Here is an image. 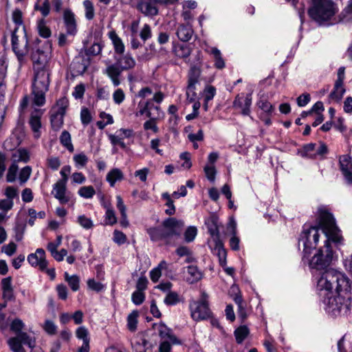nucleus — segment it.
Instances as JSON below:
<instances>
[{
    "label": "nucleus",
    "instance_id": "nucleus-63",
    "mask_svg": "<svg viewBox=\"0 0 352 352\" xmlns=\"http://www.w3.org/2000/svg\"><path fill=\"white\" fill-rule=\"evenodd\" d=\"M204 170L207 179L209 181L214 182L215 180V175L217 173L215 167L214 166L206 165L204 167Z\"/></svg>",
    "mask_w": 352,
    "mask_h": 352
},
{
    "label": "nucleus",
    "instance_id": "nucleus-48",
    "mask_svg": "<svg viewBox=\"0 0 352 352\" xmlns=\"http://www.w3.org/2000/svg\"><path fill=\"white\" fill-rule=\"evenodd\" d=\"M17 337L21 342L22 344L28 345L30 349H33L34 347V338L28 336L26 333H20L18 334Z\"/></svg>",
    "mask_w": 352,
    "mask_h": 352
},
{
    "label": "nucleus",
    "instance_id": "nucleus-4",
    "mask_svg": "<svg viewBox=\"0 0 352 352\" xmlns=\"http://www.w3.org/2000/svg\"><path fill=\"white\" fill-rule=\"evenodd\" d=\"M327 313L332 316L346 314L351 307L350 294L327 295L320 297Z\"/></svg>",
    "mask_w": 352,
    "mask_h": 352
},
{
    "label": "nucleus",
    "instance_id": "nucleus-2",
    "mask_svg": "<svg viewBox=\"0 0 352 352\" xmlns=\"http://www.w3.org/2000/svg\"><path fill=\"white\" fill-rule=\"evenodd\" d=\"M50 85L49 69H36L32 85L31 98L25 96L20 103L19 109L22 112L28 106L30 101L32 106L42 107L45 103V94Z\"/></svg>",
    "mask_w": 352,
    "mask_h": 352
},
{
    "label": "nucleus",
    "instance_id": "nucleus-15",
    "mask_svg": "<svg viewBox=\"0 0 352 352\" xmlns=\"http://www.w3.org/2000/svg\"><path fill=\"white\" fill-rule=\"evenodd\" d=\"M28 261L32 267L41 270H45L48 263L45 258V252L42 248H38L34 253L29 254Z\"/></svg>",
    "mask_w": 352,
    "mask_h": 352
},
{
    "label": "nucleus",
    "instance_id": "nucleus-23",
    "mask_svg": "<svg viewBox=\"0 0 352 352\" xmlns=\"http://www.w3.org/2000/svg\"><path fill=\"white\" fill-rule=\"evenodd\" d=\"M32 58L35 63L34 69H48L47 63L49 56L47 54L39 50L33 52Z\"/></svg>",
    "mask_w": 352,
    "mask_h": 352
},
{
    "label": "nucleus",
    "instance_id": "nucleus-32",
    "mask_svg": "<svg viewBox=\"0 0 352 352\" xmlns=\"http://www.w3.org/2000/svg\"><path fill=\"white\" fill-rule=\"evenodd\" d=\"M344 92L343 82H336L333 90L329 95V98L335 101H339L342 98Z\"/></svg>",
    "mask_w": 352,
    "mask_h": 352
},
{
    "label": "nucleus",
    "instance_id": "nucleus-43",
    "mask_svg": "<svg viewBox=\"0 0 352 352\" xmlns=\"http://www.w3.org/2000/svg\"><path fill=\"white\" fill-rule=\"evenodd\" d=\"M149 118L148 120L146 121L143 127L146 131L152 130L155 133H158L159 129L157 126L156 121L160 118V117H148Z\"/></svg>",
    "mask_w": 352,
    "mask_h": 352
},
{
    "label": "nucleus",
    "instance_id": "nucleus-30",
    "mask_svg": "<svg viewBox=\"0 0 352 352\" xmlns=\"http://www.w3.org/2000/svg\"><path fill=\"white\" fill-rule=\"evenodd\" d=\"M187 273L189 276H187L186 281L190 284L197 282L201 278V273L195 265H189L187 267Z\"/></svg>",
    "mask_w": 352,
    "mask_h": 352
},
{
    "label": "nucleus",
    "instance_id": "nucleus-38",
    "mask_svg": "<svg viewBox=\"0 0 352 352\" xmlns=\"http://www.w3.org/2000/svg\"><path fill=\"white\" fill-rule=\"evenodd\" d=\"M250 331L246 326H241L234 331V336L237 343L241 344L247 338Z\"/></svg>",
    "mask_w": 352,
    "mask_h": 352
},
{
    "label": "nucleus",
    "instance_id": "nucleus-18",
    "mask_svg": "<svg viewBox=\"0 0 352 352\" xmlns=\"http://www.w3.org/2000/svg\"><path fill=\"white\" fill-rule=\"evenodd\" d=\"M205 224L207 226L208 232L212 237V241H219V219L215 214H211L206 221Z\"/></svg>",
    "mask_w": 352,
    "mask_h": 352
},
{
    "label": "nucleus",
    "instance_id": "nucleus-10",
    "mask_svg": "<svg viewBox=\"0 0 352 352\" xmlns=\"http://www.w3.org/2000/svg\"><path fill=\"white\" fill-rule=\"evenodd\" d=\"M333 270L332 268L326 270L317 278L316 289L319 297L332 294V282L336 280L332 273Z\"/></svg>",
    "mask_w": 352,
    "mask_h": 352
},
{
    "label": "nucleus",
    "instance_id": "nucleus-33",
    "mask_svg": "<svg viewBox=\"0 0 352 352\" xmlns=\"http://www.w3.org/2000/svg\"><path fill=\"white\" fill-rule=\"evenodd\" d=\"M166 267H167L166 262L165 261H162L159 263L157 267L153 268L150 272V278H151V280L153 283H157L159 280L160 278L161 277L162 270L163 269H166Z\"/></svg>",
    "mask_w": 352,
    "mask_h": 352
},
{
    "label": "nucleus",
    "instance_id": "nucleus-45",
    "mask_svg": "<svg viewBox=\"0 0 352 352\" xmlns=\"http://www.w3.org/2000/svg\"><path fill=\"white\" fill-rule=\"evenodd\" d=\"M75 334L78 339L82 340V342H90L89 331L85 326L78 327Z\"/></svg>",
    "mask_w": 352,
    "mask_h": 352
},
{
    "label": "nucleus",
    "instance_id": "nucleus-16",
    "mask_svg": "<svg viewBox=\"0 0 352 352\" xmlns=\"http://www.w3.org/2000/svg\"><path fill=\"white\" fill-rule=\"evenodd\" d=\"M30 107L32 109L31 112L30 124L34 133V136L38 138L40 136L39 131L41 127V118L44 113V110L37 108V106H32V102L30 101Z\"/></svg>",
    "mask_w": 352,
    "mask_h": 352
},
{
    "label": "nucleus",
    "instance_id": "nucleus-50",
    "mask_svg": "<svg viewBox=\"0 0 352 352\" xmlns=\"http://www.w3.org/2000/svg\"><path fill=\"white\" fill-rule=\"evenodd\" d=\"M73 159L76 166L78 168L85 166L88 162V157L83 153L74 155Z\"/></svg>",
    "mask_w": 352,
    "mask_h": 352
},
{
    "label": "nucleus",
    "instance_id": "nucleus-42",
    "mask_svg": "<svg viewBox=\"0 0 352 352\" xmlns=\"http://www.w3.org/2000/svg\"><path fill=\"white\" fill-rule=\"evenodd\" d=\"M138 316V311H133L127 317V327L131 331H135L137 329Z\"/></svg>",
    "mask_w": 352,
    "mask_h": 352
},
{
    "label": "nucleus",
    "instance_id": "nucleus-11",
    "mask_svg": "<svg viewBox=\"0 0 352 352\" xmlns=\"http://www.w3.org/2000/svg\"><path fill=\"white\" fill-rule=\"evenodd\" d=\"M335 280L332 282V294H350L351 283L349 278L342 272L333 269Z\"/></svg>",
    "mask_w": 352,
    "mask_h": 352
},
{
    "label": "nucleus",
    "instance_id": "nucleus-9",
    "mask_svg": "<svg viewBox=\"0 0 352 352\" xmlns=\"http://www.w3.org/2000/svg\"><path fill=\"white\" fill-rule=\"evenodd\" d=\"M189 309L191 317L195 321L206 320L208 318L211 314L207 302V296L205 293L202 294L199 300H190Z\"/></svg>",
    "mask_w": 352,
    "mask_h": 352
},
{
    "label": "nucleus",
    "instance_id": "nucleus-47",
    "mask_svg": "<svg viewBox=\"0 0 352 352\" xmlns=\"http://www.w3.org/2000/svg\"><path fill=\"white\" fill-rule=\"evenodd\" d=\"M316 144L310 143L305 145L302 148V155L303 157H307L311 158L316 157Z\"/></svg>",
    "mask_w": 352,
    "mask_h": 352
},
{
    "label": "nucleus",
    "instance_id": "nucleus-44",
    "mask_svg": "<svg viewBox=\"0 0 352 352\" xmlns=\"http://www.w3.org/2000/svg\"><path fill=\"white\" fill-rule=\"evenodd\" d=\"M78 195L85 199H91L96 194L95 189L91 186H82L78 191Z\"/></svg>",
    "mask_w": 352,
    "mask_h": 352
},
{
    "label": "nucleus",
    "instance_id": "nucleus-26",
    "mask_svg": "<svg viewBox=\"0 0 352 352\" xmlns=\"http://www.w3.org/2000/svg\"><path fill=\"white\" fill-rule=\"evenodd\" d=\"M193 34V30L189 25H180L177 30L176 34L179 40L184 42L188 41Z\"/></svg>",
    "mask_w": 352,
    "mask_h": 352
},
{
    "label": "nucleus",
    "instance_id": "nucleus-60",
    "mask_svg": "<svg viewBox=\"0 0 352 352\" xmlns=\"http://www.w3.org/2000/svg\"><path fill=\"white\" fill-rule=\"evenodd\" d=\"M175 52L179 57L187 58L190 54V50L186 45H179L175 48Z\"/></svg>",
    "mask_w": 352,
    "mask_h": 352
},
{
    "label": "nucleus",
    "instance_id": "nucleus-55",
    "mask_svg": "<svg viewBox=\"0 0 352 352\" xmlns=\"http://www.w3.org/2000/svg\"><path fill=\"white\" fill-rule=\"evenodd\" d=\"M109 139L113 145H119L122 148H126V144L123 141V137H121L118 133L109 135Z\"/></svg>",
    "mask_w": 352,
    "mask_h": 352
},
{
    "label": "nucleus",
    "instance_id": "nucleus-21",
    "mask_svg": "<svg viewBox=\"0 0 352 352\" xmlns=\"http://www.w3.org/2000/svg\"><path fill=\"white\" fill-rule=\"evenodd\" d=\"M123 70L117 64H111L107 67L104 74L111 80L113 85L115 87L118 86L120 84V76Z\"/></svg>",
    "mask_w": 352,
    "mask_h": 352
},
{
    "label": "nucleus",
    "instance_id": "nucleus-5",
    "mask_svg": "<svg viewBox=\"0 0 352 352\" xmlns=\"http://www.w3.org/2000/svg\"><path fill=\"white\" fill-rule=\"evenodd\" d=\"M313 6L309 10L311 19L318 23L330 19L336 12L334 3L331 0H312Z\"/></svg>",
    "mask_w": 352,
    "mask_h": 352
},
{
    "label": "nucleus",
    "instance_id": "nucleus-51",
    "mask_svg": "<svg viewBox=\"0 0 352 352\" xmlns=\"http://www.w3.org/2000/svg\"><path fill=\"white\" fill-rule=\"evenodd\" d=\"M179 301V297L177 292H169L167 293L164 302L167 305H175Z\"/></svg>",
    "mask_w": 352,
    "mask_h": 352
},
{
    "label": "nucleus",
    "instance_id": "nucleus-3",
    "mask_svg": "<svg viewBox=\"0 0 352 352\" xmlns=\"http://www.w3.org/2000/svg\"><path fill=\"white\" fill-rule=\"evenodd\" d=\"M184 227V223L182 220L170 217L163 221L161 226L147 228L146 232L151 241H163L166 244H170L173 237L180 236Z\"/></svg>",
    "mask_w": 352,
    "mask_h": 352
},
{
    "label": "nucleus",
    "instance_id": "nucleus-49",
    "mask_svg": "<svg viewBox=\"0 0 352 352\" xmlns=\"http://www.w3.org/2000/svg\"><path fill=\"white\" fill-rule=\"evenodd\" d=\"M77 222L81 227L86 230L91 229L94 227L93 221L90 218L86 217L84 214L78 217Z\"/></svg>",
    "mask_w": 352,
    "mask_h": 352
},
{
    "label": "nucleus",
    "instance_id": "nucleus-29",
    "mask_svg": "<svg viewBox=\"0 0 352 352\" xmlns=\"http://www.w3.org/2000/svg\"><path fill=\"white\" fill-rule=\"evenodd\" d=\"M123 178V173L117 168L111 169L107 175V181L111 187L114 186L116 182L122 181Z\"/></svg>",
    "mask_w": 352,
    "mask_h": 352
},
{
    "label": "nucleus",
    "instance_id": "nucleus-14",
    "mask_svg": "<svg viewBox=\"0 0 352 352\" xmlns=\"http://www.w3.org/2000/svg\"><path fill=\"white\" fill-rule=\"evenodd\" d=\"M252 94H241L236 96L233 107L235 109L241 110V113L243 116H249L250 113V107L252 105Z\"/></svg>",
    "mask_w": 352,
    "mask_h": 352
},
{
    "label": "nucleus",
    "instance_id": "nucleus-34",
    "mask_svg": "<svg viewBox=\"0 0 352 352\" xmlns=\"http://www.w3.org/2000/svg\"><path fill=\"white\" fill-rule=\"evenodd\" d=\"M65 280L67 282L72 291L76 292L79 289L80 278L76 275H69L67 272L64 274Z\"/></svg>",
    "mask_w": 352,
    "mask_h": 352
},
{
    "label": "nucleus",
    "instance_id": "nucleus-59",
    "mask_svg": "<svg viewBox=\"0 0 352 352\" xmlns=\"http://www.w3.org/2000/svg\"><path fill=\"white\" fill-rule=\"evenodd\" d=\"M145 299V295L144 292L141 291L135 290L133 294L131 296L132 302L136 305H141Z\"/></svg>",
    "mask_w": 352,
    "mask_h": 352
},
{
    "label": "nucleus",
    "instance_id": "nucleus-52",
    "mask_svg": "<svg viewBox=\"0 0 352 352\" xmlns=\"http://www.w3.org/2000/svg\"><path fill=\"white\" fill-rule=\"evenodd\" d=\"M83 6L85 10V18L87 20H91L94 17V8L91 1L85 0L83 2Z\"/></svg>",
    "mask_w": 352,
    "mask_h": 352
},
{
    "label": "nucleus",
    "instance_id": "nucleus-31",
    "mask_svg": "<svg viewBox=\"0 0 352 352\" xmlns=\"http://www.w3.org/2000/svg\"><path fill=\"white\" fill-rule=\"evenodd\" d=\"M109 38L113 44L115 52L117 54H123L125 49L124 45L121 38L117 35V34L113 31L110 32Z\"/></svg>",
    "mask_w": 352,
    "mask_h": 352
},
{
    "label": "nucleus",
    "instance_id": "nucleus-35",
    "mask_svg": "<svg viewBox=\"0 0 352 352\" xmlns=\"http://www.w3.org/2000/svg\"><path fill=\"white\" fill-rule=\"evenodd\" d=\"M60 144L65 147L69 152H73L74 150V146L72 143L71 135L67 131H63L60 136Z\"/></svg>",
    "mask_w": 352,
    "mask_h": 352
},
{
    "label": "nucleus",
    "instance_id": "nucleus-19",
    "mask_svg": "<svg viewBox=\"0 0 352 352\" xmlns=\"http://www.w3.org/2000/svg\"><path fill=\"white\" fill-rule=\"evenodd\" d=\"M339 164L340 170L348 182H352V161L349 155L340 157Z\"/></svg>",
    "mask_w": 352,
    "mask_h": 352
},
{
    "label": "nucleus",
    "instance_id": "nucleus-40",
    "mask_svg": "<svg viewBox=\"0 0 352 352\" xmlns=\"http://www.w3.org/2000/svg\"><path fill=\"white\" fill-rule=\"evenodd\" d=\"M162 198L166 201V206L168 208L165 210L166 214L168 215L174 214L175 212V207L173 204V200L171 199L170 195L168 192H164L162 195Z\"/></svg>",
    "mask_w": 352,
    "mask_h": 352
},
{
    "label": "nucleus",
    "instance_id": "nucleus-12",
    "mask_svg": "<svg viewBox=\"0 0 352 352\" xmlns=\"http://www.w3.org/2000/svg\"><path fill=\"white\" fill-rule=\"evenodd\" d=\"M200 70L195 67H191L188 74V86L186 87V100L191 103L197 98L196 93V85L199 82Z\"/></svg>",
    "mask_w": 352,
    "mask_h": 352
},
{
    "label": "nucleus",
    "instance_id": "nucleus-57",
    "mask_svg": "<svg viewBox=\"0 0 352 352\" xmlns=\"http://www.w3.org/2000/svg\"><path fill=\"white\" fill-rule=\"evenodd\" d=\"M80 120L84 126L89 124L92 120L90 111L87 108H82L80 111Z\"/></svg>",
    "mask_w": 352,
    "mask_h": 352
},
{
    "label": "nucleus",
    "instance_id": "nucleus-53",
    "mask_svg": "<svg viewBox=\"0 0 352 352\" xmlns=\"http://www.w3.org/2000/svg\"><path fill=\"white\" fill-rule=\"evenodd\" d=\"M12 21L18 26L16 28L21 30L23 28V14L19 9H15L12 12Z\"/></svg>",
    "mask_w": 352,
    "mask_h": 352
},
{
    "label": "nucleus",
    "instance_id": "nucleus-24",
    "mask_svg": "<svg viewBox=\"0 0 352 352\" xmlns=\"http://www.w3.org/2000/svg\"><path fill=\"white\" fill-rule=\"evenodd\" d=\"M210 247L213 249L214 253L219 257V261L221 266H224L226 263V250L223 247L221 240L211 242Z\"/></svg>",
    "mask_w": 352,
    "mask_h": 352
},
{
    "label": "nucleus",
    "instance_id": "nucleus-13",
    "mask_svg": "<svg viewBox=\"0 0 352 352\" xmlns=\"http://www.w3.org/2000/svg\"><path fill=\"white\" fill-rule=\"evenodd\" d=\"M138 109L137 116L146 115V117H161L162 114L160 106L154 104L152 100L140 101L138 103Z\"/></svg>",
    "mask_w": 352,
    "mask_h": 352
},
{
    "label": "nucleus",
    "instance_id": "nucleus-46",
    "mask_svg": "<svg viewBox=\"0 0 352 352\" xmlns=\"http://www.w3.org/2000/svg\"><path fill=\"white\" fill-rule=\"evenodd\" d=\"M104 222L107 225L113 226L117 223V217L115 211L110 207L107 208L104 216Z\"/></svg>",
    "mask_w": 352,
    "mask_h": 352
},
{
    "label": "nucleus",
    "instance_id": "nucleus-36",
    "mask_svg": "<svg viewBox=\"0 0 352 352\" xmlns=\"http://www.w3.org/2000/svg\"><path fill=\"white\" fill-rule=\"evenodd\" d=\"M12 158L14 162H27L30 159V154L26 149L19 148L13 152Z\"/></svg>",
    "mask_w": 352,
    "mask_h": 352
},
{
    "label": "nucleus",
    "instance_id": "nucleus-25",
    "mask_svg": "<svg viewBox=\"0 0 352 352\" xmlns=\"http://www.w3.org/2000/svg\"><path fill=\"white\" fill-rule=\"evenodd\" d=\"M205 51L212 56L216 68L222 69L225 67V62L222 58L221 53L219 50H218L217 47H208L205 50Z\"/></svg>",
    "mask_w": 352,
    "mask_h": 352
},
{
    "label": "nucleus",
    "instance_id": "nucleus-37",
    "mask_svg": "<svg viewBox=\"0 0 352 352\" xmlns=\"http://www.w3.org/2000/svg\"><path fill=\"white\" fill-rule=\"evenodd\" d=\"M37 29L39 35L42 37L47 38L51 36V30L46 25L45 19H42L38 21Z\"/></svg>",
    "mask_w": 352,
    "mask_h": 352
},
{
    "label": "nucleus",
    "instance_id": "nucleus-20",
    "mask_svg": "<svg viewBox=\"0 0 352 352\" xmlns=\"http://www.w3.org/2000/svg\"><path fill=\"white\" fill-rule=\"evenodd\" d=\"M67 184L57 181L53 186L52 194L61 204H67L69 201V197L67 195Z\"/></svg>",
    "mask_w": 352,
    "mask_h": 352
},
{
    "label": "nucleus",
    "instance_id": "nucleus-28",
    "mask_svg": "<svg viewBox=\"0 0 352 352\" xmlns=\"http://www.w3.org/2000/svg\"><path fill=\"white\" fill-rule=\"evenodd\" d=\"M140 10L146 15L154 16L157 14V9L153 2L141 1L138 4Z\"/></svg>",
    "mask_w": 352,
    "mask_h": 352
},
{
    "label": "nucleus",
    "instance_id": "nucleus-39",
    "mask_svg": "<svg viewBox=\"0 0 352 352\" xmlns=\"http://www.w3.org/2000/svg\"><path fill=\"white\" fill-rule=\"evenodd\" d=\"M34 10L40 11L41 14L46 17L50 12V5L49 0H45L41 2H36Z\"/></svg>",
    "mask_w": 352,
    "mask_h": 352
},
{
    "label": "nucleus",
    "instance_id": "nucleus-27",
    "mask_svg": "<svg viewBox=\"0 0 352 352\" xmlns=\"http://www.w3.org/2000/svg\"><path fill=\"white\" fill-rule=\"evenodd\" d=\"M117 63L122 70H127L135 67V60L130 54L127 53L118 59Z\"/></svg>",
    "mask_w": 352,
    "mask_h": 352
},
{
    "label": "nucleus",
    "instance_id": "nucleus-8",
    "mask_svg": "<svg viewBox=\"0 0 352 352\" xmlns=\"http://www.w3.org/2000/svg\"><path fill=\"white\" fill-rule=\"evenodd\" d=\"M69 106L67 98L63 97L58 99L55 105L51 109L50 121L54 131H59L64 122V116Z\"/></svg>",
    "mask_w": 352,
    "mask_h": 352
},
{
    "label": "nucleus",
    "instance_id": "nucleus-64",
    "mask_svg": "<svg viewBox=\"0 0 352 352\" xmlns=\"http://www.w3.org/2000/svg\"><path fill=\"white\" fill-rule=\"evenodd\" d=\"M16 248L17 246L14 242H10L8 244L2 246L1 252L11 256L15 253Z\"/></svg>",
    "mask_w": 352,
    "mask_h": 352
},
{
    "label": "nucleus",
    "instance_id": "nucleus-56",
    "mask_svg": "<svg viewBox=\"0 0 352 352\" xmlns=\"http://www.w3.org/2000/svg\"><path fill=\"white\" fill-rule=\"evenodd\" d=\"M43 328L45 331L50 335H54L57 331V326L50 320H46L45 321Z\"/></svg>",
    "mask_w": 352,
    "mask_h": 352
},
{
    "label": "nucleus",
    "instance_id": "nucleus-54",
    "mask_svg": "<svg viewBox=\"0 0 352 352\" xmlns=\"http://www.w3.org/2000/svg\"><path fill=\"white\" fill-rule=\"evenodd\" d=\"M197 234V229L195 226H189L184 232V239L187 243L192 242Z\"/></svg>",
    "mask_w": 352,
    "mask_h": 352
},
{
    "label": "nucleus",
    "instance_id": "nucleus-22",
    "mask_svg": "<svg viewBox=\"0 0 352 352\" xmlns=\"http://www.w3.org/2000/svg\"><path fill=\"white\" fill-rule=\"evenodd\" d=\"M159 336L162 339L169 340L173 344H180L181 342L173 333L172 329L164 324L160 323L157 327Z\"/></svg>",
    "mask_w": 352,
    "mask_h": 352
},
{
    "label": "nucleus",
    "instance_id": "nucleus-17",
    "mask_svg": "<svg viewBox=\"0 0 352 352\" xmlns=\"http://www.w3.org/2000/svg\"><path fill=\"white\" fill-rule=\"evenodd\" d=\"M63 22L67 34L74 36L78 32V29L76 16L72 10L67 9L64 11Z\"/></svg>",
    "mask_w": 352,
    "mask_h": 352
},
{
    "label": "nucleus",
    "instance_id": "nucleus-62",
    "mask_svg": "<svg viewBox=\"0 0 352 352\" xmlns=\"http://www.w3.org/2000/svg\"><path fill=\"white\" fill-rule=\"evenodd\" d=\"M257 105L261 109L267 114H270L274 109L273 106L265 100L260 99L257 102Z\"/></svg>",
    "mask_w": 352,
    "mask_h": 352
},
{
    "label": "nucleus",
    "instance_id": "nucleus-7",
    "mask_svg": "<svg viewBox=\"0 0 352 352\" xmlns=\"http://www.w3.org/2000/svg\"><path fill=\"white\" fill-rule=\"evenodd\" d=\"M319 239V229L316 226L304 228L299 239V245L303 247L302 260L310 256L311 251L316 248Z\"/></svg>",
    "mask_w": 352,
    "mask_h": 352
},
{
    "label": "nucleus",
    "instance_id": "nucleus-41",
    "mask_svg": "<svg viewBox=\"0 0 352 352\" xmlns=\"http://www.w3.org/2000/svg\"><path fill=\"white\" fill-rule=\"evenodd\" d=\"M8 344L12 352H25L22 346L21 342L17 336L10 338L8 341Z\"/></svg>",
    "mask_w": 352,
    "mask_h": 352
},
{
    "label": "nucleus",
    "instance_id": "nucleus-1",
    "mask_svg": "<svg viewBox=\"0 0 352 352\" xmlns=\"http://www.w3.org/2000/svg\"><path fill=\"white\" fill-rule=\"evenodd\" d=\"M318 226L325 234L327 240L324 246L320 248L311 259L308 257V258H305V260H307L311 268L326 270L334 258V252L330 241L340 244L343 238L340 234V230L336 225L333 215L329 212L327 208L321 206L318 208Z\"/></svg>",
    "mask_w": 352,
    "mask_h": 352
},
{
    "label": "nucleus",
    "instance_id": "nucleus-58",
    "mask_svg": "<svg viewBox=\"0 0 352 352\" xmlns=\"http://www.w3.org/2000/svg\"><path fill=\"white\" fill-rule=\"evenodd\" d=\"M112 97L115 104H120L125 99V94L122 89L118 88L115 90Z\"/></svg>",
    "mask_w": 352,
    "mask_h": 352
},
{
    "label": "nucleus",
    "instance_id": "nucleus-6",
    "mask_svg": "<svg viewBox=\"0 0 352 352\" xmlns=\"http://www.w3.org/2000/svg\"><path fill=\"white\" fill-rule=\"evenodd\" d=\"M12 47L18 60L21 63L29 52L28 40L25 27L15 28L12 34Z\"/></svg>",
    "mask_w": 352,
    "mask_h": 352
},
{
    "label": "nucleus",
    "instance_id": "nucleus-61",
    "mask_svg": "<svg viewBox=\"0 0 352 352\" xmlns=\"http://www.w3.org/2000/svg\"><path fill=\"white\" fill-rule=\"evenodd\" d=\"M32 173V168L30 166H27L21 169L19 173V180L21 183H25L30 177Z\"/></svg>",
    "mask_w": 352,
    "mask_h": 352
}]
</instances>
